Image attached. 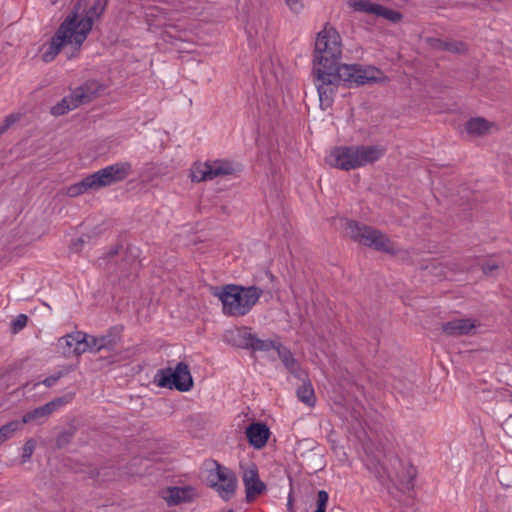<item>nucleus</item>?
<instances>
[{"mask_svg":"<svg viewBox=\"0 0 512 512\" xmlns=\"http://www.w3.org/2000/svg\"><path fill=\"white\" fill-rule=\"evenodd\" d=\"M198 495L197 489L190 485L171 486L161 492V496L168 506L191 503Z\"/></svg>","mask_w":512,"mask_h":512,"instance_id":"13","label":"nucleus"},{"mask_svg":"<svg viewBox=\"0 0 512 512\" xmlns=\"http://www.w3.org/2000/svg\"><path fill=\"white\" fill-rule=\"evenodd\" d=\"M23 429L20 420H13L0 427V445L11 439L18 431Z\"/></svg>","mask_w":512,"mask_h":512,"instance_id":"26","label":"nucleus"},{"mask_svg":"<svg viewBox=\"0 0 512 512\" xmlns=\"http://www.w3.org/2000/svg\"><path fill=\"white\" fill-rule=\"evenodd\" d=\"M438 275L446 276L447 274L444 271L441 270V272Z\"/></svg>","mask_w":512,"mask_h":512,"instance_id":"46","label":"nucleus"},{"mask_svg":"<svg viewBox=\"0 0 512 512\" xmlns=\"http://www.w3.org/2000/svg\"><path fill=\"white\" fill-rule=\"evenodd\" d=\"M373 14L376 16L383 17L391 22H397L401 18V15L398 12L391 10L389 8H386L379 4H377L375 13H373Z\"/></svg>","mask_w":512,"mask_h":512,"instance_id":"31","label":"nucleus"},{"mask_svg":"<svg viewBox=\"0 0 512 512\" xmlns=\"http://www.w3.org/2000/svg\"><path fill=\"white\" fill-rule=\"evenodd\" d=\"M499 130L496 122L481 116L471 117L463 125V133L471 138H482Z\"/></svg>","mask_w":512,"mask_h":512,"instance_id":"14","label":"nucleus"},{"mask_svg":"<svg viewBox=\"0 0 512 512\" xmlns=\"http://www.w3.org/2000/svg\"><path fill=\"white\" fill-rule=\"evenodd\" d=\"M240 476L245 488L247 502H253L266 490L265 483L260 479L258 467L251 461L240 462Z\"/></svg>","mask_w":512,"mask_h":512,"instance_id":"11","label":"nucleus"},{"mask_svg":"<svg viewBox=\"0 0 512 512\" xmlns=\"http://www.w3.org/2000/svg\"><path fill=\"white\" fill-rule=\"evenodd\" d=\"M149 29L163 27V40L175 44L176 42H193L195 26L186 18H180L178 22L167 19V13L158 7H151L145 13Z\"/></svg>","mask_w":512,"mask_h":512,"instance_id":"5","label":"nucleus"},{"mask_svg":"<svg viewBox=\"0 0 512 512\" xmlns=\"http://www.w3.org/2000/svg\"><path fill=\"white\" fill-rule=\"evenodd\" d=\"M28 318L26 315L21 314L13 321V327L15 331L23 329L27 324Z\"/></svg>","mask_w":512,"mask_h":512,"instance_id":"36","label":"nucleus"},{"mask_svg":"<svg viewBox=\"0 0 512 512\" xmlns=\"http://www.w3.org/2000/svg\"><path fill=\"white\" fill-rule=\"evenodd\" d=\"M492 269H493L492 267H488V266H487V267H484V268H483V271H484V273H488V272H490Z\"/></svg>","mask_w":512,"mask_h":512,"instance_id":"42","label":"nucleus"},{"mask_svg":"<svg viewBox=\"0 0 512 512\" xmlns=\"http://www.w3.org/2000/svg\"><path fill=\"white\" fill-rule=\"evenodd\" d=\"M90 31V22L79 18V14L72 11L59 26L55 35L68 53L74 54L81 48Z\"/></svg>","mask_w":512,"mask_h":512,"instance_id":"6","label":"nucleus"},{"mask_svg":"<svg viewBox=\"0 0 512 512\" xmlns=\"http://www.w3.org/2000/svg\"><path fill=\"white\" fill-rule=\"evenodd\" d=\"M328 500H329L328 493L324 490H320L317 495V509L326 510Z\"/></svg>","mask_w":512,"mask_h":512,"instance_id":"34","label":"nucleus"},{"mask_svg":"<svg viewBox=\"0 0 512 512\" xmlns=\"http://www.w3.org/2000/svg\"><path fill=\"white\" fill-rule=\"evenodd\" d=\"M62 49H65V47L57 40L56 35H54L49 43L41 47L40 57L42 61L46 63L51 62Z\"/></svg>","mask_w":512,"mask_h":512,"instance_id":"22","label":"nucleus"},{"mask_svg":"<svg viewBox=\"0 0 512 512\" xmlns=\"http://www.w3.org/2000/svg\"><path fill=\"white\" fill-rule=\"evenodd\" d=\"M87 334L81 331L72 332L59 338L58 346L64 355L79 356L87 351Z\"/></svg>","mask_w":512,"mask_h":512,"instance_id":"15","label":"nucleus"},{"mask_svg":"<svg viewBox=\"0 0 512 512\" xmlns=\"http://www.w3.org/2000/svg\"><path fill=\"white\" fill-rule=\"evenodd\" d=\"M63 404L62 399H57L54 401H51L44 406L38 407L32 411L27 412L22 420H20L23 424V426L29 422L39 420L41 418L47 417L49 414H51L57 407L61 406Z\"/></svg>","mask_w":512,"mask_h":512,"instance_id":"18","label":"nucleus"},{"mask_svg":"<svg viewBox=\"0 0 512 512\" xmlns=\"http://www.w3.org/2000/svg\"><path fill=\"white\" fill-rule=\"evenodd\" d=\"M228 512H232V510L228 511Z\"/></svg>","mask_w":512,"mask_h":512,"instance_id":"47","label":"nucleus"},{"mask_svg":"<svg viewBox=\"0 0 512 512\" xmlns=\"http://www.w3.org/2000/svg\"><path fill=\"white\" fill-rule=\"evenodd\" d=\"M98 190L92 174L88 175L78 183H75L67 188V195L70 197H77L89 191Z\"/></svg>","mask_w":512,"mask_h":512,"instance_id":"21","label":"nucleus"},{"mask_svg":"<svg viewBox=\"0 0 512 512\" xmlns=\"http://www.w3.org/2000/svg\"><path fill=\"white\" fill-rule=\"evenodd\" d=\"M157 386L168 389H176L181 392L190 391L193 387V379L188 366L180 362L174 368L168 367L159 370L154 376Z\"/></svg>","mask_w":512,"mask_h":512,"instance_id":"8","label":"nucleus"},{"mask_svg":"<svg viewBox=\"0 0 512 512\" xmlns=\"http://www.w3.org/2000/svg\"><path fill=\"white\" fill-rule=\"evenodd\" d=\"M215 295L222 303L224 314L244 316L258 302L262 295V290L256 286L244 287L231 284L219 289Z\"/></svg>","mask_w":512,"mask_h":512,"instance_id":"4","label":"nucleus"},{"mask_svg":"<svg viewBox=\"0 0 512 512\" xmlns=\"http://www.w3.org/2000/svg\"><path fill=\"white\" fill-rule=\"evenodd\" d=\"M259 348H266L268 347V344H265L264 342L259 341Z\"/></svg>","mask_w":512,"mask_h":512,"instance_id":"41","label":"nucleus"},{"mask_svg":"<svg viewBox=\"0 0 512 512\" xmlns=\"http://www.w3.org/2000/svg\"><path fill=\"white\" fill-rule=\"evenodd\" d=\"M272 349L277 353L285 367L292 373L297 370V363L292 354L280 343H271Z\"/></svg>","mask_w":512,"mask_h":512,"instance_id":"24","label":"nucleus"},{"mask_svg":"<svg viewBox=\"0 0 512 512\" xmlns=\"http://www.w3.org/2000/svg\"><path fill=\"white\" fill-rule=\"evenodd\" d=\"M106 0H80L75 5L73 12L79 14V18L90 22V29L106 8Z\"/></svg>","mask_w":512,"mask_h":512,"instance_id":"16","label":"nucleus"},{"mask_svg":"<svg viewBox=\"0 0 512 512\" xmlns=\"http://www.w3.org/2000/svg\"><path fill=\"white\" fill-rule=\"evenodd\" d=\"M103 90L101 84L97 81H88L84 85L76 88L69 96L63 98L61 102L52 107V114L63 115L77 108L78 106L90 102Z\"/></svg>","mask_w":512,"mask_h":512,"instance_id":"9","label":"nucleus"},{"mask_svg":"<svg viewBox=\"0 0 512 512\" xmlns=\"http://www.w3.org/2000/svg\"><path fill=\"white\" fill-rule=\"evenodd\" d=\"M315 72L320 108L324 111L331 108L334 94L341 84L364 85L388 81L387 76L374 66L344 65L339 67L338 71L315 70Z\"/></svg>","mask_w":512,"mask_h":512,"instance_id":"1","label":"nucleus"},{"mask_svg":"<svg viewBox=\"0 0 512 512\" xmlns=\"http://www.w3.org/2000/svg\"><path fill=\"white\" fill-rule=\"evenodd\" d=\"M131 171V164L129 162L123 161L102 168L92 173V176L99 190L103 187H107L125 180L131 174Z\"/></svg>","mask_w":512,"mask_h":512,"instance_id":"12","label":"nucleus"},{"mask_svg":"<svg viewBox=\"0 0 512 512\" xmlns=\"http://www.w3.org/2000/svg\"><path fill=\"white\" fill-rule=\"evenodd\" d=\"M246 334H247V332L245 330H239L240 336H245Z\"/></svg>","mask_w":512,"mask_h":512,"instance_id":"43","label":"nucleus"},{"mask_svg":"<svg viewBox=\"0 0 512 512\" xmlns=\"http://www.w3.org/2000/svg\"><path fill=\"white\" fill-rule=\"evenodd\" d=\"M207 484L218 496L224 500H230L236 493L238 481L236 475L229 468L216 465L207 474Z\"/></svg>","mask_w":512,"mask_h":512,"instance_id":"10","label":"nucleus"},{"mask_svg":"<svg viewBox=\"0 0 512 512\" xmlns=\"http://www.w3.org/2000/svg\"><path fill=\"white\" fill-rule=\"evenodd\" d=\"M145 174L143 177L147 181H152L157 177L164 176L166 174L165 168L157 164H149L145 167Z\"/></svg>","mask_w":512,"mask_h":512,"instance_id":"30","label":"nucleus"},{"mask_svg":"<svg viewBox=\"0 0 512 512\" xmlns=\"http://www.w3.org/2000/svg\"><path fill=\"white\" fill-rule=\"evenodd\" d=\"M476 327L475 321L471 319H455L443 326V331L448 335H464L470 333Z\"/></svg>","mask_w":512,"mask_h":512,"instance_id":"19","label":"nucleus"},{"mask_svg":"<svg viewBox=\"0 0 512 512\" xmlns=\"http://www.w3.org/2000/svg\"><path fill=\"white\" fill-rule=\"evenodd\" d=\"M268 24H269V20H268V18H267V17H265V18L261 21V26H263V27H261V28H262V30H266V28L268 27Z\"/></svg>","mask_w":512,"mask_h":512,"instance_id":"40","label":"nucleus"},{"mask_svg":"<svg viewBox=\"0 0 512 512\" xmlns=\"http://www.w3.org/2000/svg\"><path fill=\"white\" fill-rule=\"evenodd\" d=\"M255 34H264V31H259L258 28H255Z\"/></svg>","mask_w":512,"mask_h":512,"instance_id":"44","label":"nucleus"},{"mask_svg":"<svg viewBox=\"0 0 512 512\" xmlns=\"http://www.w3.org/2000/svg\"><path fill=\"white\" fill-rule=\"evenodd\" d=\"M190 177L195 182L212 180L209 161L195 163L190 170Z\"/></svg>","mask_w":512,"mask_h":512,"instance_id":"23","label":"nucleus"},{"mask_svg":"<svg viewBox=\"0 0 512 512\" xmlns=\"http://www.w3.org/2000/svg\"><path fill=\"white\" fill-rule=\"evenodd\" d=\"M286 6L293 12L299 13L304 8L303 0H283Z\"/></svg>","mask_w":512,"mask_h":512,"instance_id":"33","label":"nucleus"},{"mask_svg":"<svg viewBox=\"0 0 512 512\" xmlns=\"http://www.w3.org/2000/svg\"><path fill=\"white\" fill-rule=\"evenodd\" d=\"M348 5L355 11H360V12H365V13H370V14L375 13V10L377 7L376 3H372L368 0H349Z\"/></svg>","mask_w":512,"mask_h":512,"instance_id":"28","label":"nucleus"},{"mask_svg":"<svg viewBox=\"0 0 512 512\" xmlns=\"http://www.w3.org/2000/svg\"><path fill=\"white\" fill-rule=\"evenodd\" d=\"M86 342H87V351L88 350L99 351L108 346L109 339L104 336L96 337V336H91V335L87 334Z\"/></svg>","mask_w":512,"mask_h":512,"instance_id":"29","label":"nucleus"},{"mask_svg":"<svg viewBox=\"0 0 512 512\" xmlns=\"http://www.w3.org/2000/svg\"><path fill=\"white\" fill-rule=\"evenodd\" d=\"M315 512H326L324 509H316Z\"/></svg>","mask_w":512,"mask_h":512,"instance_id":"45","label":"nucleus"},{"mask_svg":"<svg viewBox=\"0 0 512 512\" xmlns=\"http://www.w3.org/2000/svg\"><path fill=\"white\" fill-rule=\"evenodd\" d=\"M298 399L305 405L312 407L316 402L313 387L310 383H303L297 390Z\"/></svg>","mask_w":512,"mask_h":512,"instance_id":"27","label":"nucleus"},{"mask_svg":"<svg viewBox=\"0 0 512 512\" xmlns=\"http://www.w3.org/2000/svg\"><path fill=\"white\" fill-rule=\"evenodd\" d=\"M342 48V38L337 29L331 25H325L318 32L315 40V70L338 71L339 67L345 65L340 62Z\"/></svg>","mask_w":512,"mask_h":512,"instance_id":"3","label":"nucleus"},{"mask_svg":"<svg viewBox=\"0 0 512 512\" xmlns=\"http://www.w3.org/2000/svg\"><path fill=\"white\" fill-rule=\"evenodd\" d=\"M416 475V469L412 465H406L403 467L402 474H396L395 477H391V480L401 485L404 489H410L412 487V481Z\"/></svg>","mask_w":512,"mask_h":512,"instance_id":"25","label":"nucleus"},{"mask_svg":"<svg viewBox=\"0 0 512 512\" xmlns=\"http://www.w3.org/2000/svg\"><path fill=\"white\" fill-rule=\"evenodd\" d=\"M344 225L345 233L359 243L388 254L397 253V247L381 231L354 221H345Z\"/></svg>","mask_w":512,"mask_h":512,"instance_id":"7","label":"nucleus"},{"mask_svg":"<svg viewBox=\"0 0 512 512\" xmlns=\"http://www.w3.org/2000/svg\"><path fill=\"white\" fill-rule=\"evenodd\" d=\"M83 244V241L81 239H77L76 241L73 242L72 244V249L74 251H79L81 246Z\"/></svg>","mask_w":512,"mask_h":512,"instance_id":"39","label":"nucleus"},{"mask_svg":"<svg viewBox=\"0 0 512 512\" xmlns=\"http://www.w3.org/2000/svg\"><path fill=\"white\" fill-rule=\"evenodd\" d=\"M18 120V117L14 114H11L7 116L3 123L0 124V134L4 133L10 126H12L16 121Z\"/></svg>","mask_w":512,"mask_h":512,"instance_id":"35","label":"nucleus"},{"mask_svg":"<svg viewBox=\"0 0 512 512\" xmlns=\"http://www.w3.org/2000/svg\"><path fill=\"white\" fill-rule=\"evenodd\" d=\"M209 166L211 168L212 179L233 175L239 172V165L227 160H214L209 161Z\"/></svg>","mask_w":512,"mask_h":512,"instance_id":"20","label":"nucleus"},{"mask_svg":"<svg viewBox=\"0 0 512 512\" xmlns=\"http://www.w3.org/2000/svg\"><path fill=\"white\" fill-rule=\"evenodd\" d=\"M35 447H36V441L34 439L30 438V439L26 440V442L24 443V445L22 447V454H21V458H22L23 462H26L31 458L32 454L34 453Z\"/></svg>","mask_w":512,"mask_h":512,"instance_id":"32","label":"nucleus"},{"mask_svg":"<svg viewBox=\"0 0 512 512\" xmlns=\"http://www.w3.org/2000/svg\"><path fill=\"white\" fill-rule=\"evenodd\" d=\"M246 434L250 444L260 449L266 445L270 431L265 424L253 423L247 428Z\"/></svg>","mask_w":512,"mask_h":512,"instance_id":"17","label":"nucleus"},{"mask_svg":"<svg viewBox=\"0 0 512 512\" xmlns=\"http://www.w3.org/2000/svg\"><path fill=\"white\" fill-rule=\"evenodd\" d=\"M385 151L382 145L341 146L332 149L326 161L332 167L347 171L378 161Z\"/></svg>","mask_w":512,"mask_h":512,"instance_id":"2","label":"nucleus"},{"mask_svg":"<svg viewBox=\"0 0 512 512\" xmlns=\"http://www.w3.org/2000/svg\"><path fill=\"white\" fill-rule=\"evenodd\" d=\"M287 510L288 512H294V498L292 493H289L287 498Z\"/></svg>","mask_w":512,"mask_h":512,"instance_id":"37","label":"nucleus"},{"mask_svg":"<svg viewBox=\"0 0 512 512\" xmlns=\"http://www.w3.org/2000/svg\"><path fill=\"white\" fill-rule=\"evenodd\" d=\"M228 512H232V510L228 511Z\"/></svg>","mask_w":512,"mask_h":512,"instance_id":"48","label":"nucleus"},{"mask_svg":"<svg viewBox=\"0 0 512 512\" xmlns=\"http://www.w3.org/2000/svg\"><path fill=\"white\" fill-rule=\"evenodd\" d=\"M58 379H59V376H52V377L46 378L43 381V383H44V385L49 387V386H52Z\"/></svg>","mask_w":512,"mask_h":512,"instance_id":"38","label":"nucleus"}]
</instances>
